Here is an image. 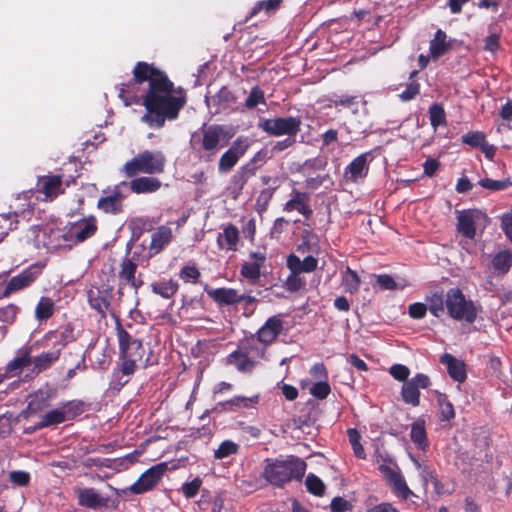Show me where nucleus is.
I'll return each mask as SVG.
<instances>
[{
  "label": "nucleus",
  "mask_w": 512,
  "mask_h": 512,
  "mask_svg": "<svg viewBox=\"0 0 512 512\" xmlns=\"http://www.w3.org/2000/svg\"><path fill=\"white\" fill-rule=\"evenodd\" d=\"M96 231V220L94 217H90L87 220L83 219L75 223L69 231V234L76 242L80 243L93 236Z\"/></svg>",
  "instance_id": "20"
},
{
  "label": "nucleus",
  "mask_w": 512,
  "mask_h": 512,
  "mask_svg": "<svg viewBox=\"0 0 512 512\" xmlns=\"http://www.w3.org/2000/svg\"><path fill=\"white\" fill-rule=\"evenodd\" d=\"M40 272L39 266H31L22 271L19 275L14 276L6 285L3 291V297L9 296L12 292L28 287L35 281Z\"/></svg>",
  "instance_id": "15"
},
{
  "label": "nucleus",
  "mask_w": 512,
  "mask_h": 512,
  "mask_svg": "<svg viewBox=\"0 0 512 512\" xmlns=\"http://www.w3.org/2000/svg\"><path fill=\"white\" fill-rule=\"evenodd\" d=\"M347 435L352 445L355 456L360 459H365L366 454L363 446L360 443V433L355 428H349L347 430Z\"/></svg>",
  "instance_id": "49"
},
{
  "label": "nucleus",
  "mask_w": 512,
  "mask_h": 512,
  "mask_svg": "<svg viewBox=\"0 0 512 512\" xmlns=\"http://www.w3.org/2000/svg\"><path fill=\"white\" fill-rule=\"evenodd\" d=\"M87 298L90 306L96 310L101 317L105 318L107 311L110 309L111 300L113 298V287L108 286L104 289L92 287L87 291Z\"/></svg>",
  "instance_id": "12"
},
{
  "label": "nucleus",
  "mask_w": 512,
  "mask_h": 512,
  "mask_svg": "<svg viewBox=\"0 0 512 512\" xmlns=\"http://www.w3.org/2000/svg\"><path fill=\"white\" fill-rule=\"evenodd\" d=\"M283 330V321L279 316L268 318L265 324L257 333L258 341L264 344H271Z\"/></svg>",
  "instance_id": "16"
},
{
  "label": "nucleus",
  "mask_w": 512,
  "mask_h": 512,
  "mask_svg": "<svg viewBox=\"0 0 512 512\" xmlns=\"http://www.w3.org/2000/svg\"><path fill=\"white\" fill-rule=\"evenodd\" d=\"M166 158L161 151H143L126 162L123 171L127 177L136 176L139 173L160 174L164 171Z\"/></svg>",
  "instance_id": "4"
},
{
  "label": "nucleus",
  "mask_w": 512,
  "mask_h": 512,
  "mask_svg": "<svg viewBox=\"0 0 512 512\" xmlns=\"http://www.w3.org/2000/svg\"><path fill=\"white\" fill-rule=\"evenodd\" d=\"M331 392L330 385L327 381L316 382L311 388L310 393L312 396L319 400H324Z\"/></svg>",
  "instance_id": "55"
},
{
  "label": "nucleus",
  "mask_w": 512,
  "mask_h": 512,
  "mask_svg": "<svg viewBox=\"0 0 512 512\" xmlns=\"http://www.w3.org/2000/svg\"><path fill=\"white\" fill-rule=\"evenodd\" d=\"M75 492L78 497L79 505L87 508H117L118 506L117 499L102 497L94 488H78Z\"/></svg>",
  "instance_id": "11"
},
{
  "label": "nucleus",
  "mask_w": 512,
  "mask_h": 512,
  "mask_svg": "<svg viewBox=\"0 0 512 512\" xmlns=\"http://www.w3.org/2000/svg\"><path fill=\"white\" fill-rule=\"evenodd\" d=\"M304 286V281L298 276V274L291 273L285 282V287L290 292H296Z\"/></svg>",
  "instance_id": "64"
},
{
  "label": "nucleus",
  "mask_w": 512,
  "mask_h": 512,
  "mask_svg": "<svg viewBox=\"0 0 512 512\" xmlns=\"http://www.w3.org/2000/svg\"><path fill=\"white\" fill-rule=\"evenodd\" d=\"M224 238L228 244V249H234L239 240V231L234 225H229L224 229Z\"/></svg>",
  "instance_id": "59"
},
{
  "label": "nucleus",
  "mask_w": 512,
  "mask_h": 512,
  "mask_svg": "<svg viewBox=\"0 0 512 512\" xmlns=\"http://www.w3.org/2000/svg\"><path fill=\"white\" fill-rule=\"evenodd\" d=\"M265 103V97L263 91L258 87H253L245 101V106L248 109L255 108L258 104Z\"/></svg>",
  "instance_id": "53"
},
{
  "label": "nucleus",
  "mask_w": 512,
  "mask_h": 512,
  "mask_svg": "<svg viewBox=\"0 0 512 512\" xmlns=\"http://www.w3.org/2000/svg\"><path fill=\"white\" fill-rule=\"evenodd\" d=\"M478 184L490 191H502L512 186V181L509 178L503 180H493L490 178L481 179Z\"/></svg>",
  "instance_id": "47"
},
{
  "label": "nucleus",
  "mask_w": 512,
  "mask_h": 512,
  "mask_svg": "<svg viewBox=\"0 0 512 512\" xmlns=\"http://www.w3.org/2000/svg\"><path fill=\"white\" fill-rule=\"evenodd\" d=\"M302 121L299 117H276L264 119L258 127L270 136H296L301 130Z\"/></svg>",
  "instance_id": "7"
},
{
  "label": "nucleus",
  "mask_w": 512,
  "mask_h": 512,
  "mask_svg": "<svg viewBox=\"0 0 512 512\" xmlns=\"http://www.w3.org/2000/svg\"><path fill=\"white\" fill-rule=\"evenodd\" d=\"M56 395V390L50 387L39 389L29 394L28 410L39 413L50 406V400Z\"/></svg>",
  "instance_id": "17"
},
{
  "label": "nucleus",
  "mask_w": 512,
  "mask_h": 512,
  "mask_svg": "<svg viewBox=\"0 0 512 512\" xmlns=\"http://www.w3.org/2000/svg\"><path fill=\"white\" fill-rule=\"evenodd\" d=\"M305 485L307 490L316 496H322L325 492V484L323 481L312 473L308 474L306 477Z\"/></svg>",
  "instance_id": "48"
},
{
  "label": "nucleus",
  "mask_w": 512,
  "mask_h": 512,
  "mask_svg": "<svg viewBox=\"0 0 512 512\" xmlns=\"http://www.w3.org/2000/svg\"><path fill=\"white\" fill-rule=\"evenodd\" d=\"M342 284L345 286L346 291L350 293L357 292L360 286V278L356 271L347 267L342 277Z\"/></svg>",
  "instance_id": "43"
},
{
  "label": "nucleus",
  "mask_w": 512,
  "mask_h": 512,
  "mask_svg": "<svg viewBox=\"0 0 512 512\" xmlns=\"http://www.w3.org/2000/svg\"><path fill=\"white\" fill-rule=\"evenodd\" d=\"M306 462L293 455L286 459H266L263 470L265 480L276 487H283L293 479L301 480L306 471Z\"/></svg>",
  "instance_id": "2"
},
{
  "label": "nucleus",
  "mask_w": 512,
  "mask_h": 512,
  "mask_svg": "<svg viewBox=\"0 0 512 512\" xmlns=\"http://www.w3.org/2000/svg\"><path fill=\"white\" fill-rule=\"evenodd\" d=\"M54 313V303L48 297H42L35 309V317L40 320L49 319Z\"/></svg>",
  "instance_id": "38"
},
{
  "label": "nucleus",
  "mask_w": 512,
  "mask_h": 512,
  "mask_svg": "<svg viewBox=\"0 0 512 512\" xmlns=\"http://www.w3.org/2000/svg\"><path fill=\"white\" fill-rule=\"evenodd\" d=\"M309 195L298 190H293L292 198L285 204L284 209L286 211L297 210L306 218H309L313 211L308 204Z\"/></svg>",
  "instance_id": "23"
},
{
  "label": "nucleus",
  "mask_w": 512,
  "mask_h": 512,
  "mask_svg": "<svg viewBox=\"0 0 512 512\" xmlns=\"http://www.w3.org/2000/svg\"><path fill=\"white\" fill-rule=\"evenodd\" d=\"M248 145L242 139H236L231 147L220 157L218 170L220 173H228L237 164L240 157L247 151Z\"/></svg>",
  "instance_id": "13"
},
{
  "label": "nucleus",
  "mask_w": 512,
  "mask_h": 512,
  "mask_svg": "<svg viewBox=\"0 0 512 512\" xmlns=\"http://www.w3.org/2000/svg\"><path fill=\"white\" fill-rule=\"evenodd\" d=\"M376 282L380 288L384 290H395L398 288V285L393 277L388 274L377 275Z\"/></svg>",
  "instance_id": "63"
},
{
  "label": "nucleus",
  "mask_w": 512,
  "mask_h": 512,
  "mask_svg": "<svg viewBox=\"0 0 512 512\" xmlns=\"http://www.w3.org/2000/svg\"><path fill=\"white\" fill-rule=\"evenodd\" d=\"M66 421V414L63 410L53 409L41 416V421L36 424L34 430L43 429L49 426L58 425Z\"/></svg>",
  "instance_id": "33"
},
{
  "label": "nucleus",
  "mask_w": 512,
  "mask_h": 512,
  "mask_svg": "<svg viewBox=\"0 0 512 512\" xmlns=\"http://www.w3.org/2000/svg\"><path fill=\"white\" fill-rule=\"evenodd\" d=\"M224 134V128L221 125H204L198 131L192 133L190 138V147L194 152H208L214 155L219 147L221 137Z\"/></svg>",
  "instance_id": "6"
},
{
  "label": "nucleus",
  "mask_w": 512,
  "mask_h": 512,
  "mask_svg": "<svg viewBox=\"0 0 512 512\" xmlns=\"http://www.w3.org/2000/svg\"><path fill=\"white\" fill-rule=\"evenodd\" d=\"M255 168L250 165L242 166L232 177V183L240 190L243 189L249 177L255 174Z\"/></svg>",
  "instance_id": "44"
},
{
  "label": "nucleus",
  "mask_w": 512,
  "mask_h": 512,
  "mask_svg": "<svg viewBox=\"0 0 512 512\" xmlns=\"http://www.w3.org/2000/svg\"><path fill=\"white\" fill-rule=\"evenodd\" d=\"M379 469L385 475L388 484L395 495L404 500H407L409 496L413 495V492L407 486L406 481L400 472L393 470L387 465H381Z\"/></svg>",
  "instance_id": "14"
},
{
  "label": "nucleus",
  "mask_w": 512,
  "mask_h": 512,
  "mask_svg": "<svg viewBox=\"0 0 512 512\" xmlns=\"http://www.w3.org/2000/svg\"><path fill=\"white\" fill-rule=\"evenodd\" d=\"M250 257L253 263L245 262L241 267V275L255 284L260 278V270L265 262V255L260 252H252Z\"/></svg>",
  "instance_id": "22"
},
{
  "label": "nucleus",
  "mask_w": 512,
  "mask_h": 512,
  "mask_svg": "<svg viewBox=\"0 0 512 512\" xmlns=\"http://www.w3.org/2000/svg\"><path fill=\"white\" fill-rule=\"evenodd\" d=\"M9 479L14 485L25 487L30 482V474L21 470L11 471L9 473Z\"/></svg>",
  "instance_id": "58"
},
{
  "label": "nucleus",
  "mask_w": 512,
  "mask_h": 512,
  "mask_svg": "<svg viewBox=\"0 0 512 512\" xmlns=\"http://www.w3.org/2000/svg\"><path fill=\"white\" fill-rule=\"evenodd\" d=\"M421 476H422V479H423L425 485H427L428 482L430 481L433 484L436 493L437 494L441 493L443 486H442L441 482L438 480L436 474L427 465H424L422 467Z\"/></svg>",
  "instance_id": "54"
},
{
  "label": "nucleus",
  "mask_w": 512,
  "mask_h": 512,
  "mask_svg": "<svg viewBox=\"0 0 512 512\" xmlns=\"http://www.w3.org/2000/svg\"><path fill=\"white\" fill-rule=\"evenodd\" d=\"M389 372L391 376L401 382L408 381V377L410 375V370L407 366L402 364H394L390 367Z\"/></svg>",
  "instance_id": "57"
},
{
  "label": "nucleus",
  "mask_w": 512,
  "mask_h": 512,
  "mask_svg": "<svg viewBox=\"0 0 512 512\" xmlns=\"http://www.w3.org/2000/svg\"><path fill=\"white\" fill-rule=\"evenodd\" d=\"M367 157L368 153L361 154L348 165L346 174H349L351 180L356 181L358 178L366 176L368 171Z\"/></svg>",
  "instance_id": "28"
},
{
  "label": "nucleus",
  "mask_w": 512,
  "mask_h": 512,
  "mask_svg": "<svg viewBox=\"0 0 512 512\" xmlns=\"http://www.w3.org/2000/svg\"><path fill=\"white\" fill-rule=\"evenodd\" d=\"M440 362L447 367V372L454 381L462 383L466 380V365L462 360L445 353L440 357Z\"/></svg>",
  "instance_id": "18"
},
{
  "label": "nucleus",
  "mask_w": 512,
  "mask_h": 512,
  "mask_svg": "<svg viewBox=\"0 0 512 512\" xmlns=\"http://www.w3.org/2000/svg\"><path fill=\"white\" fill-rule=\"evenodd\" d=\"M227 361L237 367L241 372H251L255 362L249 357L248 345L240 344L238 349L232 352Z\"/></svg>",
  "instance_id": "19"
},
{
  "label": "nucleus",
  "mask_w": 512,
  "mask_h": 512,
  "mask_svg": "<svg viewBox=\"0 0 512 512\" xmlns=\"http://www.w3.org/2000/svg\"><path fill=\"white\" fill-rule=\"evenodd\" d=\"M446 38L444 31L441 29L436 31L434 39L430 41V54L433 59L440 58L451 48V44Z\"/></svg>",
  "instance_id": "26"
},
{
  "label": "nucleus",
  "mask_w": 512,
  "mask_h": 512,
  "mask_svg": "<svg viewBox=\"0 0 512 512\" xmlns=\"http://www.w3.org/2000/svg\"><path fill=\"white\" fill-rule=\"evenodd\" d=\"M238 450V444L231 440H225L220 444L218 449L214 451V458L221 460L231 455L237 454Z\"/></svg>",
  "instance_id": "45"
},
{
  "label": "nucleus",
  "mask_w": 512,
  "mask_h": 512,
  "mask_svg": "<svg viewBox=\"0 0 512 512\" xmlns=\"http://www.w3.org/2000/svg\"><path fill=\"white\" fill-rule=\"evenodd\" d=\"M430 122L433 127H437L445 123V112L441 105L433 104L429 108Z\"/></svg>",
  "instance_id": "52"
},
{
  "label": "nucleus",
  "mask_w": 512,
  "mask_h": 512,
  "mask_svg": "<svg viewBox=\"0 0 512 512\" xmlns=\"http://www.w3.org/2000/svg\"><path fill=\"white\" fill-rule=\"evenodd\" d=\"M462 142L474 148H481L486 143V139L484 133L471 131L462 136Z\"/></svg>",
  "instance_id": "51"
},
{
  "label": "nucleus",
  "mask_w": 512,
  "mask_h": 512,
  "mask_svg": "<svg viewBox=\"0 0 512 512\" xmlns=\"http://www.w3.org/2000/svg\"><path fill=\"white\" fill-rule=\"evenodd\" d=\"M152 291L163 298H171L178 290V284L172 280L156 282L151 285Z\"/></svg>",
  "instance_id": "37"
},
{
  "label": "nucleus",
  "mask_w": 512,
  "mask_h": 512,
  "mask_svg": "<svg viewBox=\"0 0 512 512\" xmlns=\"http://www.w3.org/2000/svg\"><path fill=\"white\" fill-rule=\"evenodd\" d=\"M213 101H215L218 105L222 106L223 108H227L231 104L235 103L236 98L233 95V93L227 87L224 86L213 97Z\"/></svg>",
  "instance_id": "50"
},
{
  "label": "nucleus",
  "mask_w": 512,
  "mask_h": 512,
  "mask_svg": "<svg viewBox=\"0 0 512 512\" xmlns=\"http://www.w3.org/2000/svg\"><path fill=\"white\" fill-rule=\"evenodd\" d=\"M208 296L219 305H234L241 302L240 294L232 288H205Z\"/></svg>",
  "instance_id": "21"
},
{
  "label": "nucleus",
  "mask_w": 512,
  "mask_h": 512,
  "mask_svg": "<svg viewBox=\"0 0 512 512\" xmlns=\"http://www.w3.org/2000/svg\"><path fill=\"white\" fill-rule=\"evenodd\" d=\"M492 263L495 271L505 274L512 265V254L509 251L499 252L494 256Z\"/></svg>",
  "instance_id": "36"
},
{
  "label": "nucleus",
  "mask_w": 512,
  "mask_h": 512,
  "mask_svg": "<svg viewBox=\"0 0 512 512\" xmlns=\"http://www.w3.org/2000/svg\"><path fill=\"white\" fill-rule=\"evenodd\" d=\"M98 208L106 213L118 214L122 211V203H118V199L109 195L99 199Z\"/></svg>",
  "instance_id": "46"
},
{
  "label": "nucleus",
  "mask_w": 512,
  "mask_h": 512,
  "mask_svg": "<svg viewBox=\"0 0 512 512\" xmlns=\"http://www.w3.org/2000/svg\"><path fill=\"white\" fill-rule=\"evenodd\" d=\"M88 405L80 400L69 401L64 404L63 412L66 414V420H72L84 413Z\"/></svg>",
  "instance_id": "40"
},
{
  "label": "nucleus",
  "mask_w": 512,
  "mask_h": 512,
  "mask_svg": "<svg viewBox=\"0 0 512 512\" xmlns=\"http://www.w3.org/2000/svg\"><path fill=\"white\" fill-rule=\"evenodd\" d=\"M167 470L168 464L166 462L150 467L140 476L137 482L129 487V491L133 494H141L152 489Z\"/></svg>",
  "instance_id": "9"
},
{
  "label": "nucleus",
  "mask_w": 512,
  "mask_h": 512,
  "mask_svg": "<svg viewBox=\"0 0 512 512\" xmlns=\"http://www.w3.org/2000/svg\"><path fill=\"white\" fill-rule=\"evenodd\" d=\"M132 73L135 82H149L142 103L146 113L141 120L150 127L162 128L167 120L177 119L187 102L185 90L175 89L164 71L146 62H137Z\"/></svg>",
  "instance_id": "1"
},
{
  "label": "nucleus",
  "mask_w": 512,
  "mask_h": 512,
  "mask_svg": "<svg viewBox=\"0 0 512 512\" xmlns=\"http://www.w3.org/2000/svg\"><path fill=\"white\" fill-rule=\"evenodd\" d=\"M59 351L44 352L33 360L34 368L32 373L38 375L40 372L48 369L59 358Z\"/></svg>",
  "instance_id": "31"
},
{
  "label": "nucleus",
  "mask_w": 512,
  "mask_h": 512,
  "mask_svg": "<svg viewBox=\"0 0 512 512\" xmlns=\"http://www.w3.org/2000/svg\"><path fill=\"white\" fill-rule=\"evenodd\" d=\"M41 181L39 191L42 192L46 198L53 199L63 191L62 177L60 175L43 177Z\"/></svg>",
  "instance_id": "25"
},
{
  "label": "nucleus",
  "mask_w": 512,
  "mask_h": 512,
  "mask_svg": "<svg viewBox=\"0 0 512 512\" xmlns=\"http://www.w3.org/2000/svg\"><path fill=\"white\" fill-rule=\"evenodd\" d=\"M139 84V82H135L134 78L127 83L121 84L119 88V97L124 101L126 106H130L138 102L139 96L137 89Z\"/></svg>",
  "instance_id": "30"
},
{
  "label": "nucleus",
  "mask_w": 512,
  "mask_h": 512,
  "mask_svg": "<svg viewBox=\"0 0 512 512\" xmlns=\"http://www.w3.org/2000/svg\"><path fill=\"white\" fill-rule=\"evenodd\" d=\"M445 307L448 315L458 321L473 323L477 317V308L472 300L466 299L459 288H451L445 294Z\"/></svg>",
  "instance_id": "5"
},
{
  "label": "nucleus",
  "mask_w": 512,
  "mask_h": 512,
  "mask_svg": "<svg viewBox=\"0 0 512 512\" xmlns=\"http://www.w3.org/2000/svg\"><path fill=\"white\" fill-rule=\"evenodd\" d=\"M257 400H258L257 396L251 397V398L237 396L229 401L219 403L218 405L222 406L223 409H225V410H235L236 408H240V407H250L254 403H256Z\"/></svg>",
  "instance_id": "42"
},
{
  "label": "nucleus",
  "mask_w": 512,
  "mask_h": 512,
  "mask_svg": "<svg viewBox=\"0 0 512 512\" xmlns=\"http://www.w3.org/2000/svg\"><path fill=\"white\" fill-rule=\"evenodd\" d=\"M172 239V230L167 226H161L152 234L150 248L160 252Z\"/></svg>",
  "instance_id": "29"
},
{
  "label": "nucleus",
  "mask_w": 512,
  "mask_h": 512,
  "mask_svg": "<svg viewBox=\"0 0 512 512\" xmlns=\"http://www.w3.org/2000/svg\"><path fill=\"white\" fill-rule=\"evenodd\" d=\"M273 196V189L267 188L260 192L256 199V210L262 213L267 210L269 202Z\"/></svg>",
  "instance_id": "56"
},
{
  "label": "nucleus",
  "mask_w": 512,
  "mask_h": 512,
  "mask_svg": "<svg viewBox=\"0 0 512 512\" xmlns=\"http://www.w3.org/2000/svg\"><path fill=\"white\" fill-rule=\"evenodd\" d=\"M32 362L30 356V350H24L20 356H17L12 361H10L6 367L5 371L9 374V376H15L19 374L23 368L27 367Z\"/></svg>",
  "instance_id": "32"
},
{
  "label": "nucleus",
  "mask_w": 512,
  "mask_h": 512,
  "mask_svg": "<svg viewBox=\"0 0 512 512\" xmlns=\"http://www.w3.org/2000/svg\"><path fill=\"white\" fill-rule=\"evenodd\" d=\"M161 185V181L155 177L142 176L130 182V189L136 194H146L156 192Z\"/></svg>",
  "instance_id": "24"
},
{
  "label": "nucleus",
  "mask_w": 512,
  "mask_h": 512,
  "mask_svg": "<svg viewBox=\"0 0 512 512\" xmlns=\"http://www.w3.org/2000/svg\"><path fill=\"white\" fill-rule=\"evenodd\" d=\"M410 437L412 442L417 445L418 448L425 451L428 447L427 433L425 429V421L418 418L411 425Z\"/></svg>",
  "instance_id": "27"
},
{
  "label": "nucleus",
  "mask_w": 512,
  "mask_h": 512,
  "mask_svg": "<svg viewBox=\"0 0 512 512\" xmlns=\"http://www.w3.org/2000/svg\"><path fill=\"white\" fill-rule=\"evenodd\" d=\"M420 92V85L417 81H411L406 89L399 95L402 101H410Z\"/></svg>",
  "instance_id": "60"
},
{
  "label": "nucleus",
  "mask_w": 512,
  "mask_h": 512,
  "mask_svg": "<svg viewBox=\"0 0 512 512\" xmlns=\"http://www.w3.org/2000/svg\"><path fill=\"white\" fill-rule=\"evenodd\" d=\"M427 309L436 317L444 314L445 308V295L443 291L435 292L427 298Z\"/></svg>",
  "instance_id": "35"
},
{
  "label": "nucleus",
  "mask_w": 512,
  "mask_h": 512,
  "mask_svg": "<svg viewBox=\"0 0 512 512\" xmlns=\"http://www.w3.org/2000/svg\"><path fill=\"white\" fill-rule=\"evenodd\" d=\"M201 483L202 482L199 478H195L190 482L184 483L182 486V491H183L184 495L187 498L194 497L198 493V491L201 487Z\"/></svg>",
  "instance_id": "62"
},
{
  "label": "nucleus",
  "mask_w": 512,
  "mask_h": 512,
  "mask_svg": "<svg viewBox=\"0 0 512 512\" xmlns=\"http://www.w3.org/2000/svg\"><path fill=\"white\" fill-rule=\"evenodd\" d=\"M137 264L131 259L124 258L120 265L119 278L121 281L130 283L136 276Z\"/></svg>",
  "instance_id": "41"
},
{
  "label": "nucleus",
  "mask_w": 512,
  "mask_h": 512,
  "mask_svg": "<svg viewBox=\"0 0 512 512\" xmlns=\"http://www.w3.org/2000/svg\"><path fill=\"white\" fill-rule=\"evenodd\" d=\"M457 231L467 239H474L476 235V223L487 220L486 214L477 209L456 211Z\"/></svg>",
  "instance_id": "10"
},
{
  "label": "nucleus",
  "mask_w": 512,
  "mask_h": 512,
  "mask_svg": "<svg viewBox=\"0 0 512 512\" xmlns=\"http://www.w3.org/2000/svg\"><path fill=\"white\" fill-rule=\"evenodd\" d=\"M116 332L122 360L121 372L123 375L129 376L134 373L137 363L146 365L147 359L143 360L145 348L142 342L133 338L119 322L116 325Z\"/></svg>",
  "instance_id": "3"
},
{
  "label": "nucleus",
  "mask_w": 512,
  "mask_h": 512,
  "mask_svg": "<svg viewBox=\"0 0 512 512\" xmlns=\"http://www.w3.org/2000/svg\"><path fill=\"white\" fill-rule=\"evenodd\" d=\"M283 0H263L259 1L255 4V6L252 8L249 15L246 17V22L258 14L261 10H264L266 13L275 12L280 7Z\"/></svg>",
  "instance_id": "39"
},
{
  "label": "nucleus",
  "mask_w": 512,
  "mask_h": 512,
  "mask_svg": "<svg viewBox=\"0 0 512 512\" xmlns=\"http://www.w3.org/2000/svg\"><path fill=\"white\" fill-rule=\"evenodd\" d=\"M431 385L430 378L422 373L416 374L413 378L406 381L401 389L402 400L413 407L420 404V389H426Z\"/></svg>",
  "instance_id": "8"
},
{
  "label": "nucleus",
  "mask_w": 512,
  "mask_h": 512,
  "mask_svg": "<svg viewBox=\"0 0 512 512\" xmlns=\"http://www.w3.org/2000/svg\"><path fill=\"white\" fill-rule=\"evenodd\" d=\"M19 308L14 304H9L3 308H0V320L3 322H13Z\"/></svg>",
  "instance_id": "61"
},
{
  "label": "nucleus",
  "mask_w": 512,
  "mask_h": 512,
  "mask_svg": "<svg viewBox=\"0 0 512 512\" xmlns=\"http://www.w3.org/2000/svg\"><path fill=\"white\" fill-rule=\"evenodd\" d=\"M437 403L440 409V420L449 421L455 417V411L452 403L448 400L446 394L435 391Z\"/></svg>",
  "instance_id": "34"
}]
</instances>
